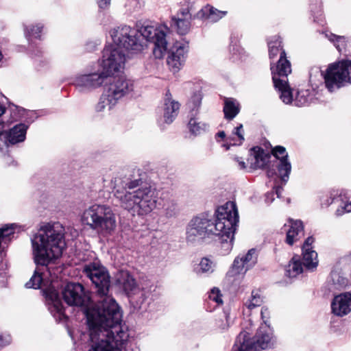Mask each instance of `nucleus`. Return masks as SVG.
<instances>
[{"instance_id":"1","label":"nucleus","mask_w":351,"mask_h":351,"mask_svg":"<svg viewBox=\"0 0 351 351\" xmlns=\"http://www.w3.org/2000/svg\"><path fill=\"white\" fill-rule=\"evenodd\" d=\"M239 214L236 204L228 202L219 206L215 212V220L206 216L193 217L186 228V241L191 244L199 243L211 235L221 237V247L226 253L231 251Z\"/></svg>"},{"instance_id":"2","label":"nucleus","mask_w":351,"mask_h":351,"mask_svg":"<svg viewBox=\"0 0 351 351\" xmlns=\"http://www.w3.org/2000/svg\"><path fill=\"white\" fill-rule=\"evenodd\" d=\"M122 314L114 319L110 314L86 315L90 338L88 351H119L128 334L121 326Z\"/></svg>"},{"instance_id":"3","label":"nucleus","mask_w":351,"mask_h":351,"mask_svg":"<svg viewBox=\"0 0 351 351\" xmlns=\"http://www.w3.org/2000/svg\"><path fill=\"white\" fill-rule=\"evenodd\" d=\"M119 181L117 184L114 197L120 206L133 215L145 216L152 212L157 205L156 191L149 186H142L140 179Z\"/></svg>"},{"instance_id":"4","label":"nucleus","mask_w":351,"mask_h":351,"mask_svg":"<svg viewBox=\"0 0 351 351\" xmlns=\"http://www.w3.org/2000/svg\"><path fill=\"white\" fill-rule=\"evenodd\" d=\"M34 261L42 267L59 258L66 246L64 228L59 222L45 223L32 239Z\"/></svg>"},{"instance_id":"5","label":"nucleus","mask_w":351,"mask_h":351,"mask_svg":"<svg viewBox=\"0 0 351 351\" xmlns=\"http://www.w3.org/2000/svg\"><path fill=\"white\" fill-rule=\"evenodd\" d=\"M82 273L94 284L99 298L96 307L88 309L86 315L112 314L114 319H119L122 313L115 300L108 294L110 282L106 268L99 262L88 263L84 265Z\"/></svg>"},{"instance_id":"6","label":"nucleus","mask_w":351,"mask_h":351,"mask_svg":"<svg viewBox=\"0 0 351 351\" xmlns=\"http://www.w3.org/2000/svg\"><path fill=\"white\" fill-rule=\"evenodd\" d=\"M82 222L101 234H111L117 227L116 216L106 204H95L84 210Z\"/></svg>"},{"instance_id":"7","label":"nucleus","mask_w":351,"mask_h":351,"mask_svg":"<svg viewBox=\"0 0 351 351\" xmlns=\"http://www.w3.org/2000/svg\"><path fill=\"white\" fill-rule=\"evenodd\" d=\"M137 30V36L140 37L146 44L147 42L154 43L153 54L156 58L160 59L167 49L166 34L169 29L166 25L155 27L148 23H143Z\"/></svg>"},{"instance_id":"8","label":"nucleus","mask_w":351,"mask_h":351,"mask_svg":"<svg viewBox=\"0 0 351 351\" xmlns=\"http://www.w3.org/2000/svg\"><path fill=\"white\" fill-rule=\"evenodd\" d=\"M110 36L112 45L132 53L140 52L145 47V42L137 36V30L128 25L113 29L110 32Z\"/></svg>"},{"instance_id":"9","label":"nucleus","mask_w":351,"mask_h":351,"mask_svg":"<svg viewBox=\"0 0 351 351\" xmlns=\"http://www.w3.org/2000/svg\"><path fill=\"white\" fill-rule=\"evenodd\" d=\"M323 76L326 86L330 92L351 83V60H346L330 64Z\"/></svg>"},{"instance_id":"10","label":"nucleus","mask_w":351,"mask_h":351,"mask_svg":"<svg viewBox=\"0 0 351 351\" xmlns=\"http://www.w3.org/2000/svg\"><path fill=\"white\" fill-rule=\"evenodd\" d=\"M247 332H241L237 338V348L234 351H257L267 349L271 345L272 334L269 328L260 327L253 342L247 338Z\"/></svg>"},{"instance_id":"11","label":"nucleus","mask_w":351,"mask_h":351,"mask_svg":"<svg viewBox=\"0 0 351 351\" xmlns=\"http://www.w3.org/2000/svg\"><path fill=\"white\" fill-rule=\"evenodd\" d=\"M125 62V55L123 49L111 45L104 48L99 66L110 77L123 69Z\"/></svg>"},{"instance_id":"12","label":"nucleus","mask_w":351,"mask_h":351,"mask_svg":"<svg viewBox=\"0 0 351 351\" xmlns=\"http://www.w3.org/2000/svg\"><path fill=\"white\" fill-rule=\"evenodd\" d=\"M269 56L270 59L275 58L278 54L280 58L274 66V71L280 76L286 77L291 72V63L287 59V55L282 49V41L279 38L274 37L268 42Z\"/></svg>"},{"instance_id":"13","label":"nucleus","mask_w":351,"mask_h":351,"mask_svg":"<svg viewBox=\"0 0 351 351\" xmlns=\"http://www.w3.org/2000/svg\"><path fill=\"white\" fill-rule=\"evenodd\" d=\"M64 302L69 306H85L90 301V296L82 285L76 282L68 283L62 292Z\"/></svg>"},{"instance_id":"14","label":"nucleus","mask_w":351,"mask_h":351,"mask_svg":"<svg viewBox=\"0 0 351 351\" xmlns=\"http://www.w3.org/2000/svg\"><path fill=\"white\" fill-rule=\"evenodd\" d=\"M104 84V92L112 99H114L117 102L133 89L132 83L122 77L110 75L108 77V80Z\"/></svg>"},{"instance_id":"15","label":"nucleus","mask_w":351,"mask_h":351,"mask_svg":"<svg viewBox=\"0 0 351 351\" xmlns=\"http://www.w3.org/2000/svg\"><path fill=\"white\" fill-rule=\"evenodd\" d=\"M108 77L106 73L100 68L97 70L91 71L88 73L76 76L73 84L82 90H91L104 84L108 80Z\"/></svg>"},{"instance_id":"16","label":"nucleus","mask_w":351,"mask_h":351,"mask_svg":"<svg viewBox=\"0 0 351 351\" xmlns=\"http://www.w3.org/2000/svg\"><path fill=\"white\" fill-rule=\"evenodd\" d=\"M188 52L189 45L186 43H177L172 47L167 60L171 72L176 73L184 66Z\"/></svg>"},{"instance_id":"17","label":"nucleus","mask_w":351,"mask_h":351,"mask_svg":"<svg viewBox=\"0 0 351 351\" xmlns=\"http://www.w3.org/2000/svg\"><path fill=\"white\" fill-rule=\"evenodd\" d=\"M27 126L23 123L14 125L7 132H0V151L6 149L9 144H16L25 139Z\"/></svg>"},{"instance_id":"18","label":"nucleus","mask_w":351,"mask_h":351,"mask_svg":"<svg viewBox=\"0 0 351 351\" xmlns=\"http://www.w3.org/2000/svg\"><path fill=\"white\" fill-rule=\"evenodd\" d=\"M257 253L255 249L250 250L245 255L237 257L228 274L231 276L244 274L257 262Z\"/></svg>"},{"instance_id":"19","label":"nucleus","mask_w":351,"mask_h":351,"mask_svg":"<svg viewBox=\"0 0 351 351\" xmlns=\"http://www.w3.org/2000/svg\"><path fill=\"white\" fill-rule=\"evenodd\" d=\"M272 154L280 160L278 165L279 176L281 180L286 183L291 170V165L288 160L286 149L282 146H276L272 149Z\"/></svg>"},{"instance_id":"20","label":"nucleus","mask_w":351,"mask_h":351,"mask_svg":"<svg viewBox=\"0 0 351 351\" xmlns=\"http://www.w3.org/2000/svg\"><path fill=\"white\" fill-rule=\"evenodd\" d=\"M191 9L183 8L171 19V27L180 35L186 34L191 28Z\"/></svg>"},{"instance_id":"21","label":"nucleus","mask_w":351,"mask_h":351,"mask_svg":"<svg viewBox=\"0 0 351 351\" xmlns=\"http://www.w3.org/2000/svg\"><path fill=\"white\" fill-rule=\"evenodd\" d=\"M271 74L274 87L280 93L281 100L286 104L291 103L294 99H293L292 92L287 80V76L278 75L275 73L274 66H271Z\"/></svg>"},{"instance_id":"22","label":"nucleus","mask_w":351,"mask_h":351,"mask_svg":"<svg viewBox=\"0 0 351 351\" xmlns=\"http://www.w3.org/2000/svg\"><path fill=\"white\" fill-rule=\"evenodd\" d=\"M332 312L337 316L342 317L351 311V293L339 294L331 303Z\"/></svg>"},{"instance_id":"23","label":"nucleus","mask_w":351,"mask_h":351,"mask_svg":"<svg viewBox=\"0 0 351 351\" xmlns=\"http://www.w3.org/2000/svg\"><path fill=\"white\" fill-rule=\"evenodd\" d=\"M47 300L50 302L49 309L51 313L57 316L59 319L66 318L63 305L59 298L58 293L53 288L51 287L44 291Z\"/></svg>"},{"instance_id":"24","label":"nucleus","mask_w":351,"mask_h":351,"mask_svg":"<svg viewBox=\"0 0 351 351\" xmlns=\"http://www.w3.org/2000/svg\"><path fill=\"white\" fill-rule=\"evenodd\" d=\"M180 104L172 99L171 95L167 92L165 95L163 106V119L167 124L171 123L178 114Z\"/></svg>"},{"instance_id":"25","label":"nucleus","mask_w":351,"mask_h":351,"mask_svg":"<svg viewBox=\"0 0 351 351\" xmlns=\"http://www.w3.org/2000/svg\"><path fill=\"white\" fill-rule=\"evenodd\" d=\"M117 282L128 296L135 294L138 289L135 279L128 271L118 273Z\"/></svg>"},{"instance_id":"26","label":"nucleus","mask_w":351,"mask_h":351,"mask_svg":"<svg viewBox=\"0 0 351 351\" xmlns=\"http://www.w3.org/2000/svg\"><path fill=\"white\" fill-rule=\"evenodd\" d=\"M269 156L265 153L264 149L255 147L250 149V166L253 169L263 168L269 161Z\"/></svg>"},{"instance_id":"27","label":"nucleus","mask_w":351,"mask_h":351,"mask_svg":"<svg viewBox=\"0 0 351 351\" xmlns=\"http://www.w3.org/2000/svg\"><path fill=\"white\" fill-rule=\"evenodd\" d=\"M289 228L287 232L286 242L289 245H292L304 235V226L302 221L293 220L289 221Z\"/></svg>"},{"instance_id":"28","label":"nucleus","mask_w":351,"mask_h":351,"mask_svg":"<svg viewBox=\"0 0 351 351\" xmlns=\"http://www.w3.org/2000/svg\"><path fill=\"white\" fill-rule=\"evenodd\" d=\"M226 14V11H221L210 5H207L198 11L196 16L198 19L215 23L224 17Z\"/></svg>"},{"instance_id":"29","label":"nucleus","mask_w":351,"mask_h":351,"mask_svg":"<svg viewBox=\"0 0 351 351\" xmlns=\"http://www.w3.org/2000/svg\"><path fill=\"white\" fill-rule=\"evenodd\" d=\"M117 103L114 99H112L111 97L108 96V94L104 92L99 102L95 106V111L99 113H108L113 109Z\"/></svg>"},{"instance_id":"30","label":"nucleus","mask_w":351,"mask_h":351,"mask_svg":"<svg viewBox=\"0 0 351 351\" xmlns=\"http://www.w3.org/2000/svg\"><path fill=\"white\" fill-rule=\"evenodd\" d=\"M240 108L238 101L232 98L226 99L223 106L225 118L233 119L239 112Z\"/></svg>"},{"instance_id":"31","label":"nucleus","mask_w":351,"mask_h":351,"mask_svg":"<svg viewBox=\"0 0 351 351\" xmlns=\"http://www.w3.org/2000/svg\"><path fill=\"white\" fill-rule=\"evenodd\" d=\"M243 134V125L240 124L234 128L232 134L227 138L229 145H224L223 146L226 147V149H228L230 145H240L245 139Z\"/></svg>"},{"instance_id":"32","label":"nucleus","mask_w":351,"mask_h":351,"mask_svg":"<svg viewBox=\"0 0 351 351\" xmlns=\"http://www.w3.org/2000/svg\"><path fill=\"white\" fill-rule=\"evenodd\" d=\"M302 263L307 269H313L318 265L317 254L313 250H302Z\"/></svg>"},{"instance_id":"33","label":"nucleus","mask_w":351,"mask_h":351,"mask_svg":"<svg viewBox=\"0 0 351 351\" xmlns=\"http://www.w3.org/2000/svg\"><path fill=\"white\" fill-rule=\"evenodd\" d=\"M190 132L194 136H198L206 132L209 126L206 123L199 121L196 119H191L188 124Z\"/></svg>"},{"instance_id":"34","label":"nucleus","mask_w":351,"mask_h":351,"mask_svg":"<svg viewBox=\"0 0 351 351\" xmlns=\"http://www.w3.org/2000/svg\"><path fill=\"white\" fill-rule=\"evenodd\" d=\"M302 271L303 267L302 263L298 257H293L289 265L287 266L286 275L290 278H294L301 274Z\"/></svg>"},{"instance_id":"35","label":"nucleus","mask_w":351,"mask_h":351,"mask_svg":"<svg viewBox=\"0 0 351 351\" xmlns=\"http://www.w3.org/2000/svg\"><path fill=\"white\" fill-rule=\"evenodd\" d=\"M313 99V95L309 90L302 89L298 91L293 101L295 106H303L311 104Z\"/></svg>"},{"instance_id":"36","label":"nucleus","mask_w":351,"mask_h":351,"mask_svg":"<svg viewBox=\"0 0 351 351\" xmlns=\"http://www.w3.org/2000/svg\"><path fill=\"white\" fill-rule=\"evenodd\" d=\"M330 289H339L346 287L348 284V279L341 275L337 271H332L330 276Z\"/></svg>"},{"instance_id":"37","label":"nucleus","mask_w":351,"mask_h":351,"mask_svg":"<svg viewBox=\"0 0 351 351\" xmlns=\"http://www.w3.org/2000/svg\"><path fill=\"white\" fill-rule=\"evenodd\" d=\"M216 263L211 259L204 257L202 258L196 268L198 274H211L215 271Z\"/></svg>"},{"instance_id":"38","label":"nucleus","mask_w":351,"mask_h":351,"mask_svg":"<svg viewBox=\"0 0 351 351\" xmlns=\"http://www.w3.org/2000/svg\"><path fill=\"white\" fill-rule=\"evenodd\" d=\"M43 272L39 267H37L34 274L32 276L29 282L25 284L27 288L38 289L41 287L43 283Z\"/></svg>"},{"instance_id":"39","label":"nucleus","mask_w":351,"mask_h":351,"mask_svg":"<svg viewBox=\"0 0 351 351\" xmlns=\"http://www.w3.org/2000/svg\"><path fill=\"white\" fill-rule=\"evenodd\" d=\"M262 303L263 298L261 295L257 291H253L250 298L245 302V305L248 309L251 310L261 306Z\"/></svg>"},{"instance_id":"40","label":"nucleus","mask_w":351,"mask_h":351,"mask_svg":"<svg viewBox=\"0 0 351 351\" xmlns=\"http://www.w3.org/2000/svg\"><path fill=\"white\" fill-rule=\"evenodd\" d=\"M326 38H328L329 40L335 43L336 48L339 51H341V47H343L345 45L346 38L343 36H338L333 34H325Z\"/></svg>"},{"instance_id":"41","label":"nucleus","mask_w":351,"mask_h":351,"mask_svg":"<svg viewBox=\"0 0 351 351\" xmlns=\"http://www.w3.org/2000/svg\"><path fill=\"white\" fill-rule=\"evenodd\" d=\"M165 212L167 217H176L179 213V207L176 202L171 201L165 205Z\"/></svg>"},{"instance_id":"42","label":"nucleus","mask_w":351,"mask_h":351,"mask_svg":"<svg viewBox=\"0 0 351 351\" xmlns=\"http://www.w3.org/2000/svg\"><path fill=\"white\" fill-rule=\"evenodd\" d=\"M42 29H43V26L40 25H38L36 27H34V26L26 27L25 26V35L27 38H29V37L39 38L40 33L41 32Z\"/></svg>"},{"instance_id":"43","label":"nucleus","mask_w":351,"mask_h":351,"mask_svg":"<svg viewBox=\"0 0 351 351\" xmlns=\"http://www.w3.org/2000/svg\"><path fill=\"white\" fill-rule=\"evenodd\" d=\"M221 296L220 290L218 288L214 287L211 289L208 297L210 300L215 302L217 304H221L223 303Z\"/></svg>"},{"instance_id":"44","label":"nucleus","mask_w":351,"mask_h":351,"mask_svg":"<svg viewBox=\"0 0 351 351\" xmlns=\"http://www.w3.org/2000/svg\"><path fill=\"white\" fill-rule=\"evenodd\" d=\"M349 212H351V202L343 203L336 210L337 215H341Z\"/></svg>"},{"instance_id":"45","label":"nucleus","mask_w":351,"mask_h":351,"mask_svg":"<svg viewBox=\"0 0 351 351\" xmlns=\"http://www.w3.org/2000/svg\"><path fill=\"white\" fill-rule=\"evenodd\" d=\"M261 318L265 324L264 326H266V328H269V326L267 324L268 319L269 317V312L268 311V308L266 307H263L261 309Z\"/></svg>"},{"instance_id":"46","label":"nucleus","mask_w":351,"mask_h":351,"mask_svg":"<svg viewBox=\"0 0 351 351\" xmlns=\"http://www.w3.org/2000/svg\"><path fill=\"white\" fill-rule=\"evenodd\" d=\"M314 241L315 240L312 237H308L303 245L302 250H313L312 244L313 243Z\"/></svg>"},{"instance_id":"47","label":"nucleus","mask_w":351,"mask_h":351,"mask_svg":"<svg viewBox=\"0 0 351 351\" xmlns=\"http://www.w3.org/2000/svg\"><path fill=\"white\" fill-rule=\"evenodd\" d=\"M341 199L339 197L337 198H332L326 197V199L322 200V206H328L330 204H331L333 202L338 203Z\"/></svg>"},{"instance_id":"48","label":"nucleus","mask_w":351,"mask_h":351,"mask_svg":"<svg viewBox=\"0 0 351 351\" xmlns=\"http://www.w3.org/2000/svg\"><path fill=\"white\" fill-rule=\"evenodd\" d=\"M11 341L10 335L3 336L0 335V347L9 344Z\"/></svg>"},{"instance_id":"49","label":"nucleus","mask_w":351,"mask_h":351,"mask_svg":"<svg viewBox=\"0 0 351 351\" xmlns=\"http://www.w3.org/2000/svg\"><path fill=\"white\" fill-rule=\"evenodd\" d=\"M97 3L100 9H106L109 6L110 0H97Z\"/></svg>"},{"instance_id":"50","label":"nucleus","mask_w":351,"mask_h":351,"mask_svg":"<svg viewBox=\"0 0 351 351\" xmlns=\"http://www.w3.org/2000/svg\"><path fill=\"white\" fill-rule=\"evenodd\" d=\"M193 101L194 102V108H199L201 104V98L199 95H195L193 97Z\"/></svg>"},{"instance_id":"51","label":"nucleus","mask_w":351,"mask_h":351,"mask_svg":"<svg viewBox=\"0 0 351 351\" xmlns=\"http://www.w3.org/2000/svg\"><path fill=\"white\" fill-rule=\"evenodd\" d=\"M236 161L238 162V165L239 169H245L246 168L245 162L241 160L239 158H235Z\"/></svg>"},{"instance_id":"52","label":"nucleus","mask_w":351,"mask_h":351,"mask_svg":"<svg viewBox=\"0 0 351 351\" xmlns=\"http://www.w3.org/2000/svg\"><path fill=\"white\" fill-rule=\"evenodd\" d=\"M5 107L0 103V116L5 112ZM5 125L3 123H0V130L4 129Z\"/></svg>"},{"instance_id":"53","label":"nucleus","mask_w":351,"mask_h":351,"mask_svg":"<svg viewBox=\"0 0 351 351\" xmlns=\"http://www.w3.org/2000/svg\"><path fill=\"white\" fill-rule=\"evenodd\" d=\"M4 159H5V162L8 165H11V164H12L13 165H16V162L14 160H12V158L10 156H5Z\"/></svg>"},{"instance_id":"54","label":"nucleus","mask_w":351,"mask_h":351,"mask_svg":"<svg viewBox=\"0 0 351 351\" xmlns=\"http://www.w3.org/2000/svg\"><path fill=\"white\" fill-rule=\"evenodd\" d=\"M282 191V187L278 186V187L276 188V195H277V196L278 197H280Z\"/></svg>"},{"instance_id":"55","label":"nucleus","mask_w":351,"mask_h":351,"mask_svg":"<svg viewBox=\"0 0 351 351\" xmlns=\"http://www.w3.org/2000/svg\"><path fill=\"white\" fill-rule=\"evenodd\" d=\"M217 135L218 137L221 138H224L226 137V133L223 131L218 132Z\"/></svg>"},{"instance_id":"56","label":"nucleus","mask_w":351,"mask_h":351,"mask_svg":"<svg viewBox=\"0 0 351 351\" xmlns=\"http://www.w3.org/2000/svg\"><path fill=\"white\" fill-rule=\"evenodd\" d=\"M3 58V55L1 53V51H0V61L2 60Z\"/></svg>"},{"instance_id":"57","label":"nucleus","mask_w":351,"mask_h":351,"mask_svg":"<svg viewBox=\"0 0 351 351\" xmlns=\"http://www.w3.org/2000/svg\"><path fill=\"white\" fill-rule=\"evenodd\" d=\"M47 271L49 274V275L51 276V273L50 269L49 268H47Z\"/></svg>"},{"instance_id":"58","label":"nucleus","mask_w":351,"mask_h":351,"mask_svg":"<svg viewBox=\"0 0 351 351\" xmlns=\"http://www.w3.org/2000/svg\"><path fill=\"white\" fill-rule=\"evenodd\" d=\"M14 116H16V114H14ZM17 119H18V117H13V119H14V120H17Z\"/></svg>"},{"instance_id":"59","label":"nucleus","mask_w":351,"mask_h":351,"mask_svg":"<svg viewBox=\"0 0 351 351\" xmlns=\"http://www.w3.org/2000/svg\"><path fill=\"white\" fill-rule=\"evenodd\" d=\"M51 280V282H52L54 280V278L51 276V280Z\"/></svg>"},{"instance_id":"60","label":"nucleus","mask_w":351,"mask_h":351,"mask_svg":"<svg viewBox=\"0 0 351 351\" xmlns=\"http://www.w3.org/2000/svg\"><path fill=\"white\" fill-rule=\"evenodd\" d=\"M267 175H268V176H271V174L270 173L269 171H268Z\"/></svg>"}]
</instances>
